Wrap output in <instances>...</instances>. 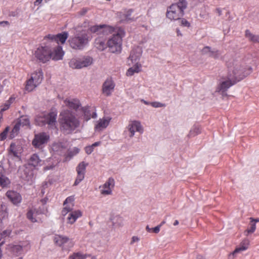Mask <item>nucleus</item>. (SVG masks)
I'll use <instances>...</instances> for the list:
<instances>
[{
  "mask_svg": "<svg viewBox=\"0 0 259 259\" xmlns=\"http://www.w3.org/2000/svg\"><path fill=\"white\" fill-rule=\"evenodd\" d=\"M165 223V221H163L158 226L161 228L162 225H163Z\"/></svg>",
  "mask_w": 259,
  "mask_h": 259,
  "instance_id": "64",
  "label": "nucleus"
},
{
  "mask_svg": "<svg viewBox=\"0 0 259 259\" xmlns=\"http://www.w3.org/2000/svg\"><path fill=\"white\" fill-rule=\"evenodd\" d=\"M210 56L214 58H217L219 56V54L218 51L215 50H212L210 54Z\"/></svg>",
  "mask_w": 259,
  "mask_h": 259,
  "instance_id": "49",
  "label": "nucleus"
},
{
  "mask_svg": "<svg viewBox=\"0 0 259 259\" xmlns=\"http://www.w3.org/2000/svg\"><path fill=\"white\" fill-rule=\"evenodd\" d=\"M35 83L39 85L42 80L43 73L41 70H39L38 71H35L31 74V77L29 78Z\"/></svg>",
  "mask_w": 259,
  "mask_h": 259,
  "instance_id": "23",
  "label": "nucleus"
},
{
  "mask_svg": "<svg viewBox=\"0 0 259 259\" xmlns=\"http://www.w3.org/2000/svg\"><path fill=\"white\" fill-rule=\"evenodd\" d=\"M179 20H180L179 22L180 23L181 25L184 26V27H189L190 26V23L186 19H180Z\"/></svg>",
  "mask_w": 259,
  "mask_h": 259,
  "instance_id": "47",
  "label": "nucleus"
},
{
  "mask_svg": "<svg viewBox=\"0 0 259 259\" xmlns=\"http://www.w3.org/2000/svg\"><path fill=\"white\" fill-rule=\"evenodd\" d=\"M201 133V127L198 125H194L190 131L188 136L194 137Z\"/></svg>",
  "mask_w": 259,
  "mask_h": 259,
  "instance_id": "32",
  "label": "nucleus"
},
{
  "mask_svg": "<svg viewBox=\"0 0 259 259\" xmlns=\"http://www.w3.org/2000/svg\"><path fill=\"white\" fill-rule=\"evenodd\" d=\"M66 106L70 108L76 110L80 106V102L77 99H66L64 101Z\"/></svg>",
  "mask_w": 259,
  "mask_h": 259,
  "instance_id": "27",
  "label": "nucleus"
},
{
  "mask_svg": "<svg viewBox=\"0 0 259 259\" xmlns=\"http://www.w3.org/2000/svg\"><path fill=\"white\" fill-rule=\"evenodd\" d=\"M256 229V225L254 222H252L250 221V228L247 230V232L248 233H253Z\"/></svg>",
  "mask_w": 259,
  "mask_h": 259,
  "instance_id": "46",
  "label": "nucleus"
},
{
  "mask_svg": "<svg viewBox=\"0 0 259 259\" xmlns=\"http://www.w3.org/2000/svg\"><path fill=\"white\" fill-rule=\"evenodd\" d=\"M49 136L45 133L35 134L32 142V145L35 148L42 149L44 145L47 143Z\"/></svg>",
  "mask_w": 259,
  "mask_h": 259,
  "instance_id": "11",
  "label": "nucleus"
},
{
  "mask_svg": "<svg viewBox=\"0 0 259 259\" xmlns=\"http://www.w3.org/2000/svg\"><path fill=\"white\" fill-rule=\"evenodd\" d=\"M101 143L100 142H96L93 144L91 146H93V148H94V147L99 146L100 145Z\"/></svg>",
  "mask_w": 259,
  "mask_h": 259,
  "instance_id": "56",
  "label": "nucleus"
},
{
  "mask_svg": "<svg viewBox=\"0 0 259 259\" xmlns=\"http://www.w3.org/2000/svg\"><path fill=\"white\" fill-rule=\"evenodd\" d=\"M88 164L84 162H80L76 167L77 178L74 183V186L78 185L84 179L86 166Z\"/></svg>",
  "mask_w": 259,
  "mask_h": 259,
  "instance_id": "14",
  "label": "nucleus"
},
{
  "mask_svg": "<svg viewBox=\"0 0 259 259\" xmlns=\"http://www.w3.org/2000/svg\"><path fill=\"white\" fill-rule=\"evenodd\" d=\"M6 196L14 204H17L21 201V195L15 191H9L6 193Z\"/></svg>",
  "mask_w": 259,
  "mask_h": 259,
  "instance_id": "21",
  "label": "nucleus"
},
{
  "mask_svg": "<svg viewBox=\"0 0 259 259\" xmlns=\"http://www.w3.org/2000/svg\"><path fill=\"white\" fill-rule=\"evenodd\" d=\"M36 124L43 126L49 123V113L47 111L39 113L35 119Z\"/></svg>",
  "mask_w": 259,
  "mask_h": 259,
  "instance_id": "16",
  "label": "nucleus"
},
{
  "mask_svg": "<svg viewBox=\"0 0 259 259\" xmlns=\"http://www.w3.org/2000/svg\"><path fill=\"white\" fill-rule=\"evenodd\" d=\"M92 118H96L97 116V114L95 112H93L92 115L91 116Z\"/></svg>",
  "mask_w": 259,
  "mask_h": 259,
  "instance_id": "61",
  "label": "nucleus"
},
{
  "mask_svg": "<svg viewBox=\"0 0 259 259\" xmlns=\"http://www.w3.org/2000/svg\"><path fill=\"white\" fill-rule=\"evenodd\" d=\"M179 224V222L178 220H175V221L174 222V226H177L178 225V224Z\"/></svg>",
  "mask_w": 259,
  "mask_h": 259,
  "instance_id": "63",
  "label": "nucleus"
},
{
  "mask_svg": "<svg viewBox=\"0 0 259 259\" xmlns=\"http://www.w3.org/2000/svg\"><path fill=\"white\" fill-rule=\"evenodd\" d=\"M83 112L84 113V118L87 121L91 119V113L89 108L84 107L83 108Z\"/></svg>",
  "mask_w": 259,
  "mask_h": 259,
  "instance_id": "41",
  "label": "nucleus"
},
{
  "mask_svg": "<svg viewBox=\"0 0 259 259\" xmlns=\"http://www.w3.org/2000/svg\"><path fill=\"white\" fill-rule=\"evenodd\" d=\"M127 129L129 132V137L132 138L134 136L135 132H138L142 134L144 132V128L140 121L133 120L130 122Z\"/></svg>",
  "mask_w": 259,
  "mask_h": 259,
  "instance_id": "12",
  "label": "nucleus"
},
{
  "mask_svg": "<svg viewBox=\"0 0 259 259\" xmlns=\"http://www.w3.org/2000/svg\"><path fill=\"white\" fill-rule=\"evenodd\" d=\"M66 147L62 143H54L52 145V150L54 152H57L59 155H62L64 153V150Z\"/></svg>",
  "mask_w": 259,
  "mask_h": 259,
  "instance_id": "28",
  "label": "nucleus"
},
{
  "mask_svg": "<svg viewBox=\"0 0 259 259\" xmlns=\"http://www.w3.org/2000/svg\"><path fill=\"white\" fill-rule=\"evenodd\" d=\"M15 98L13 97H11L8 100L6 101V102L1 106L0 110V120L3 119V112L10 108L11 104L14 102Z\"/></svg>",
  "mask_w": 259,
  "mask_h": 259,
  "instance_id": "24",
  "label": "nucleus"
},
{
  "mask_svg": "<svg viewBox=\"0 0 259 259\" xmlns=\"http://www.w3.org/2000/svg\"><path fill=\"white\" fill-rule=\"evenodd\" d=\"M146 230L148 232H152V228H150L149 226H147L146 227Z\"/></svg>",
  "mask_w": 259,
  "mask_h": 259,
  "instance_id": "59",
  "label": "nucleus"
},
{
  "mask_svg": "<svg viewBox=\"0 0 259 259\" xmlns=\"http://www.w3.org/2000/svg\"><path fill=\"white\" fill-rule=\"evenodd\" d=\"M140 240V238L137 236H133L132 238L131 244H134L135 242H137Z\"/></svg>",
  "mask_w": 259,
  "mask_h": 259,
  "instance_id": "52",
  "label": "nucleus"
},
{
  "mask_svg": "<svg viewBox=\"0 0 259 259\" xmlns=\"http://www.w3.org/2000/svg\"><path fill=\"white\" fill-rule=\"evenodd\" d=\"M8 249L15 255H18L22 251V246L19 244H9L8 246Z\"/></svg>",
  "mask_w": 259,
  "mask_h": 259,
  "instance_id": "25",
  "label": "nucleus"
},
{
  "mask_svg": "<svg viewBox=\"0 0 259 259\" xmlns=\"http://www.w3.org/2000/svg\"><path fill=\"white\" fill-rule=\"evenodd\" d=\"M42 0H35V1L34 3V4L35 6H38Z\"/></svg>",
  "mask_w": 259,
  "mask_h": 259,
  "instance_id": "57",
  "label": "nucleus"
},
{
  "mask_svg": "<svg viewBox=\"0 0 259 259\" xmlns=\"http://www.w3.org/2000/svg\"><path fill=\"white\" fill-rule=\"evenodd\" d=\"M71 259H84L86 258V255L83 254L80 252L73 253L70 256Z\"/></svg>",
  "mask_w": 259,
  "mask_h": 259,
  "instance_id": "40",
  "label": "nucleus"
},
{
  "mask_svg": "<svg viewBox=\"0 0 259 259\" xmlns=\"http://www.w3.org/2000/svg\"><path fill=\"white\" fill-rule=\"evenodd\" d=\"M38 85L29 79L26 82L25 89L28 92L32 91Z\"/></svg>",
  "mask_w": 259,
  "mask_h": 259,
  "instance_id": "37",
  "label": "nucleus"
},
{
  "mask_svg": "<svg viewBox=\"0 0 259 259\" xmlns=\"http://www.w3.org/2000/svg\"><path fill=\"white\" fill-rule=\"evenodd\" d=\"M227 66L228 73L227 80L223 81L218 88L219 91L223 93L252 72L251 67L245 66L244 62L238 60H232L228 62Z\"/></svg>",
  "mask_w": 259,
  "mask_h": 259,
  "instance_id": "1",
  "label": "nucleus"
},
{
  "mask_svg": "<svg viewBox=\"0 0 259 259\" xmlns=\"http://www.w3.org/2000/svg\"><path fill=\"white\" fill-rule=\"evenodd\" d=\"M57 115V110L55 109H52L50 112V129L52 128L57 130L56 117Z\"/></svg>",
  "mask_w": 259,
  "mask_h": 259,
  "instance_id": "22",
  "label": "nucleus"
},
{
  "mask_svg": "<svg viewBox=\"0 0 259 259\" xmlns=\"http://www.w3.org/2000/svg\"><path fill=\"white\" fill-rule=\"evenodd\" d=\"M93 150H94V148H93V146H92L91 145L87 146L85 148V152L88 154H90L93 151Z\"/></svg>",
  "mask_w": 259,
  "mask_h": 259,
  "instance_id": "50",
  "label": "nucleus"
},
{
  "mask_svg": "<svg viewBox=\"0 0 259 259\" xmlns=\"http://www.w3.org/2000/svg\"><path fill=\"white\" fill-rule=\"evenodd\" d=\"M115 185V181L113 178L110 177L105 182L102 186V189L101 191L102 194L104 195H108L112 194V189Z\"/></svg>",
  "mask_w": 259,
  "mask_h": 259,
  "instance_id": "15",
  "label": "nucleus"
},
{
  "mask_svg": "<svg viewBox=\"0 0 259 259\" xmlns=\"http://www.w3.org/2000/svg\"><path fill=\"white\" fill-rule=\"evenodd\" d=\"M35 58L40 62L45 63L49 61V44L43 43L36 49L34 53Z\"/></svg>",
  "mask_w": 259,
  "mask_h": 259,
  "instance_id": "9",
  "label": "nucleus"
},
{
  "mask_svg": "<svg viewBox=\"0 0 259 259\" xmlns=\"http://www.w3.org/2000/svg\"><path fill=\"white\" fill-rule=\"evenodd\" d=\"M74 200V197L73 196H70L68 197L64 201L63 205H67V204H70V206L72 208L73 206V202Z\"/></svg>",
  "mask_w": 259,
  "mask_h": 259,
  "instance_id": "43",
  "label": "nucleus"
},
{
  "mask_svg": "<svg viewBox=\"0 0 259 259\" xmlns=\"http://www.w3.org/2000/svg\"><path fill=\"white\" fill-rule=\"evenodd\" d=\"M249 241L247 239L244 240L240 243L239 246L237 247L235 250L229 255V259H234L237 253L246 250L249 246Z\"/></svg>",
  "mask_w": 259,
  "mask_h": 259,
  "instance_id": "18",
  "label": "nucleus"
},
{
  "mask_svg": "<svg viewBox=\"0 0 259 259\" xmlns=\"http://www.w3.org/2000/svg\"><path fill=\"white\" fill-rule=\"evenodd\" d=\"M41 193H42V195H44L45 193H46V196L45 197V198L40 200V202L41 203V204L42 205V208H44V205L46 204L48 201V198L47 196L49 193V190L48 184L47 183H46L42 185Z\"/></svg>",
  "mask_w": 259,
  "mask_h": 259,
  "instance_id": "29",
  "label": "nucleus"
},
{
  "mask_svg": "<svg viewBox=\"0 0 259 259\" xmlns=\"http://www.w3.org/2000/svg\"><path fill=\"white\" fill-rule=\"evenodd\" d=\"M111 118L110 117H103L100 118L95 125V128L96 131H101L106 128L109 125Z\"/></svg>",
  "mask_w": 259,
  "mask_h": 259,
  "instance_id": "17",
  "label": "nucleus"
},
{
  "mask_svg": "<svg viewBox=\"0 0 259 259\" xmlns=\"http://www.w3.org/2000/svg\"><path fill=\"white\" fill-rule=\"evenodd\" d=\"M5 24L6 25H9V23L7 21H1L0 22V25H2V24Z\"/></svg>",
  "mask_w": 259,
  "mask_h": 259,
  "instance_id": "60",
  "label": "nucleus"
},
{
  "mask_svg": "<svg viewBox=\"0 0 259 259\" xmlns=\"http://www.w3.org/2000/svg\"><path fill=\"white\" fill-rule=\"evenodd\" d=\"M3 213H4L3 218L8 217V212L6 211H5V212H4Z\"/></svg>",
  "mask_w": 259,
  "mask_h": 259,
  "instance_id": "62",
  "label": "nucleus"
},
{
  "mask_svg": "<svg viewBox=\"0 0 259 259\" xmlns=\"http://www.w3.org/2000/svg\"><path fill=\"white\" fill-rule=\"evenodd\" d=\"M250 220L251 222H254L255 224L257 222H259V218L253 219L252 218H250Z\"/></svg>",
  "mask_w": 259,
  "mask_h": 259,
  "instance_id": "55",
  "label": "nucleus"
},
{
  "mask_svg": "<svg viewBox=\"0 0 259 259\" xmlns=\"http://www.w3.org/2000/svg\"><path fill=\"white\" fill-rule=\"evenodd\" d=\"M90 30L98 34L108 35L112 34L107 41V45L112 53L120 52L121 49L122 38L125 35L123 29L120 27H113L107 25H94L90 28Z\"/></svg>",
  "mask_w": 259,
  "mask_h": 259,
  "instance_id": "2",
  "label": "nucleus"
},
{
  "mask_svg": "<svg viewBox=\"0 0 259 259\" xmlns=\"http://www.w3.org/2000/svg\"><path fill=\"white\" fill-rule=\"evenodd\" d=\"M10 233H11L10 231L9 230H5V231H3V233L0 234V237H1V239H2L3 237H6L8 235H10Z\"/></svg>",
  "mask_w": 259,
  "mask_h": 259,
  "instance_id": "51",
  "label": "nucleus"
},
{
  "mask_svg": "<svg viewBox=\"0 0 259 259\" xmlns=\"http://www.w3.org/2000/svg\"><path fill=\"white\" fill-rule=\"evenodd\" d=\"M187 7L186 0H179L168 7L166 17L170 20H179L184 14V10Z\"/></svg>",
  "mask_w": 259,
  "mask_h": 259,
  "instance_id": "5",
  "label": "nucleus"
},
{
  "mask_svg": "<svg viewBox=\"0 0 259 259\" xmlns=\"http://www.w3.org/2000/svg\"><path fill=\"white\" fill-rule=\"evenodd\" d=\"M150 105H151L154 108H160V107H165V105L162 103L159 102H153L150 103Z\"/></svg>",
  "mask_w": 259,
  "mask_h": 259,
  "instance_id": "45",
  "label": "nucleus"
},
{
  "mask_svg": "<svg viewBox=\"0 0 259 259\" xmlns=\"http://www.w3.org/2000/svg\"><path fill=\"white\" fill-rule=\"evenodd\" d=\"M64 206L65 207L62 210V214L65 215L69 213L67 217L68 223L72 224L78 218L81 217L82 212L81 211L79 210L71 211L72 208L70 205Z\"/></svg>",
  "mask_w": 259,
  "mask_h": 259,
  "instance_id": "10",
  "label": "nucleus"
},
{
  "mask_svg": "<svg viewBox=\"0 0 259 259\" xmlns=\"http://www.w3.org/2000/svg\"><path fill=\"white\" fill-rule=\"evenodd\" d=\"M79 152V149L77 147H74L73 148L68 150L66 155V159H71L72 157L76 155Z\"/></svg>",
  "mask_w": 259,
  "mask_h": 259,
  "instance_id": "38",
  "label": "nucleus"
},
{
  "mask_svg": "<svg viewBox=\"0 0 259 259\" xmlns=\"http://www.w3.org/2000/svg\"><path fill=\"white\" fill-rule=\"evenodd\" d=\"M91 39L85 31H81L74 37L69 38L68 41L70 47L74 49L82 50L87 46Z\"/></svg>",
  "mask_w": 259,
  "mask_h": 259,
  "instance_id": "6",
  "label": "nucleus"
},
{
  "mask_svg": "<svg viewBox=\"0 0 259 259\" xmlns=\"http://www.w3.org/2000/svg\"><path fill=\"white\" fill-rule=\"evenodd\" d=\"M10 184V181L6 176L0 174V186L3 188L7 187Z\"/></svg>",
  "mask_w": 259,
  "mask_h": 259,
  "instance_id": "35",
  "label": "nucleus"
},
{
  "mask_svg": "<svg viewBox=\"0 0 259 259\" xmlns=\"http://www.w3.org/2000/svg\"><path fill=\"white\" fill-rule=\"evenodd\" d=\"M53 240L55 243L63 250H69L74 246L73 240L66 236L55 235Z\"/></svg>",
  "mask_w": 259,
  "mask_h": 259,
  "instance_id": "8",
  "label": "nucleus"
},
{
  "mask_svg": "<svg viewBox=\"0 0 259 259\" xmlns=\"http://www.w3.org/2000/svg\"><path fill=\"white\" fill-rule=\"evenodd\" d=\"M40 162L38 156L36 154H33L30 158L29 163L33 166H37Z\"/></svg>",
  "mask_w": 259,
  "mask_h": 259,
  "instance_id": "39",
  "label": "nucleus"
},
{
  "mask_svg": "<svg viewBox=\"0 0 259 259\" xmlns=\"http://www.w3.org/2000/svg\"><path fill=\"white\" fill-rule=\"evenodd\" d=\"M68 37L67 32H63L56 35H51L50 34V46L54 45L56 43L57 45L50 51V59L55 61L63 59L65 52L60 44H64Z\"/></svg>",
  "mask_w": 259,
  "mask_h": 259,
  "instance_id": "4",
  "label": "nucleus"
},
{
  "mask_svg": "<svg viewBox=\"0 0 259 259\" xmlns=\"http://www.w3.org/2000/svg\"><path fill=\"white\" fill-rule=\"evenodd\" d=\"M58 122L60 130L65 134L72 133L80 124V122L75 113L68 109L63 110L60 112Z\"/></svg>",
  "mask_w": 259,
  "mask_h": 259,
  "instance_id": "3",
  "label": "nucleus"
},
{
  "mask_svg": "<svg viewBox=\"0 0 259 259\" xmlns=\"http://www.w3.org/2000/svg\"><path fill=\"white\" fill-rule=\"evenodd\" d=\"M212 50L209 47H205L202 50V53L203 54H210Z\"/></svg>",
  "mask_w": 259,
  "mask_h": 259,
  "instance_id": "48",
  "label": "nucleus"
},
{
  "mask_svg": "<svg viewBox=\"0 0 259 259\" xmlns=\"http://www.w3.org/2000/svg\"><path fill=\"white\" fill-rule=\"evenodd\" d=\"M10 131V127L7 126L3 132L0 134V140L3 141L7 138L8 132Z\"/></svg>",
  "mask_w": 259,
  "mask_h": 259,
  "instance_id": "42",
  "label": "nucleus"
},
{
  "mask_svg": "<svg viewBox=\"0 0 259 259\" xmlns=\"http://www.w3.org/2000/svg\"><path fill=\"white\" fill-rule=\"evenodd\" d=\"M142 49L140 47H136L131 52L128 58V64L131 66L136 63H139L140 59L142 54Z\"/></svg>",
  "mask_w": 259,
  "mask_h": 259,
  "instance_id": "13",
  "label": "nucleus"
},
{
  "mask_svg": "<svg viewBox=\"0 0 259 259\" xmlns=\"http://www.w3.org/2000/svg\"><path fill=\"white\" fill-rule=\"evenodd\" d=\"M160 227L158 225L154 228H152V232L154 233H158L160 231Z\"/></svg>",
  "mask_w": 259,
  "mask_h": 259,
  "instance_id": "53",
  "label": "nucleus"
},
{
  "mask_svg": "<svg viewBox=\"0 0 259 259\" xmlns=\"http://www.w3.org/2000/svg\"><path fill=\"white\" fill-rule=\"evenodd\" d=\"M34 215V212L32 210H29L27 213V218L30 220L32 222H35L37 221L35 218H33Z\"/></svg>",
  "mask_w": 259,
  "mask_h": 259,
  "instance_id": "44",
  "label": "nucleus"
},
{
  "mask_svg": "<svg viewBox=\"0 0 259 259\" xmlns=\"http://www.w3.org/2000/svg\"><path fill=\"white\" fill-rule=\"evenodd\" d=\"M246 36L253 42H259V36L252 34L248 30L245 31Z\"/></svg>",
  "mask_w": 259,
  "mask_h": 259,
  "instance_id": "36",
  "label": "nucleus"
},
{
  "mask_svg": "<svg viewBox=\"0 0 259 259\" xmlns=\"http://www.w3.org/2000/svg\"><path fill=\"white\" fill-rule=\"evenodd\" d=\"M21 147L20 146L16 145L15 143H12L10 145L9 151L13 154L14 156H17V154L19 151L21 150Z\"/></svg>",
  "mask_w": 259,
  "mask_h": 259,
  "instance_id": "31",
  "label": "nucleus"
},
{
  "mask_svg": "<svg viewBox=\"0 0 259 259\" xmlns=\"http://www.w3.org/2000/svg\"><path fill=\"white\" fill-rule=\"evenodd\" d=\"M93 63V59L90 56H83L79 58H74L71 59L69 64L73 69H81L91 65Z\"/></svg>",
  "mask_w": 259,
  "mask_h": 259,
  "instance_id": "7",
  "label": "nucleus"
},
{
  "mask_svg": "<svg viewBox=\"0 0 259 259\" xmlns=\"http://www.w3.org/2000/svg\"><path fill=\"white\" fill-rule=\"evenodd\" d=\"M133 12L132 9L125 10L119 13V18L120 21L122 22H131L135 20L134 17H132V14Z\"/></svg>",
  "mask_w": 259,
  "mask_h": 259,
  "instance_id": "19",
  "label": "nucleus"
},
{
  "mask_svg": "<svg viewBox=\"0 0 259 259\" xmlns=\"http://www.w3.org/2000/svg\"><path fill=\"white\" fill-rule=\"evenodd\" d=\"M115 84L111 79H107L103 85V93L107 96H110L113 91Z\"/></svg>",
  "mask_w": 259,
  "mask_h": 259,
  "instance_id": "20",
  "label": "nucleus"
},
{
  "mask_svg": "<svg viewBox=\"0 0 259 259\" xmlns=\"http://www.w3.org/2000/svg\"><path fill=\"white\" fill-rule=\"evenodd\" d=\"M95 47L99 50H103L106 48V44L104 39L99 37L95 39Z\"/></svg>",
  "mask_w": 259,
  "mask_h": 259,
  "instance_id": "30",
  "label": "nucleus"
},
{
  "mask_svg": "<svg viewBox=\"0 0 259 259\" xmlns=\"http://www.w3.org/2000/svg\"><path fill=\"white\" fill-rule=\"evenodd\" d=\"M88 11V9L87 8H84L80 10V11L79 12V14L81 16H83L87 13Z\"/></svg>",
  "mask_w": 259,
  "mask_h": 259,
  "instance_id": "54",
  "label": "nucleus"
},
{
  "mask_svg": "<svg viewBox=\"0 0 259 259\" xmlns=\"http://www.w3.org/2000/svg\"><path fill=\"white\" fill-rule=\"evenodd\" d=\"M141 102L142 103H143L144 104H145V105H150V103H151V102H148L147 101L144 100V99H142Z\"/></svg>",
  "mask_w": 259,
  "mask_h": 259,
  "instance_id": "58",
  "label": "nucleus"
},
{
  "mask_svg": "<svg viewBox=\"0 0 259 259\" xmlns=\"http://www.w3.org/2000/svg\"><path fill=\"white\" fill-rule=\"evenodd\" d=\"M132 67H130L126 72L127 76H132L135 73H138L141 70V64L139 63H136L132 64Z\"/></svg>",
  "mask_w": 259,
  "mask_h": 259,
  "instance_id": "26",
  "label": "nucleus"
},
{
  "mask_svg": "<svg viewBox=\"0 0 259 259\" xmlns=\"http://www.w3.org/2000/svg\"><path fill=\"white\" fill-rule=\"evenodd\" d=\"M20 126H30V121L27 116H21L18 121L17 122Z\"/></svg>",
  "mask_w": 259,
  "mask_h": 259,
  "instance_id": "34",
  "label": "nucleus"
},
{
  "mask_svg": "<svg viewBox=\"0 0 259 259\" xmlns=\"http://www.w3.org/2000/svg\"><path fill=\"white\" fill-rule=\"evenodd\" d=\"M20 128V126L17 123H16L14 126L12 131L10 132L9 135V138L10 139H13L18 135Z\"/></svg>",
  "mask_w": 259,
  "mask_h": 259,
  "instance_id": "33",
  "label": "nucleus"
}]
</instances>
